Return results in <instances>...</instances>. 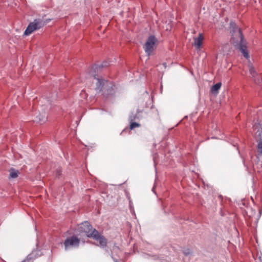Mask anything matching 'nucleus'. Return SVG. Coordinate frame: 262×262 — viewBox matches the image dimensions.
<instances>
[{"label":"nucleus","instance_id":"nucleus-1","mask_svg":"<svg viewBox=\"0 0 262 262\" xmlns=\"http://www.w3.org/2000/svg\"><path fill=\"white\" fill-rule=\"evenodd\" d=\"M230 28L233 32L231 42L235 47H237L246 58H248L249 54L246 49V42L243 38L241 29L236 27L233 23H230Z\"/></svg>","mask_w":262,"mask_h":262},{"label":"nucleus","instance_id":"nucleus-2","mask_svg":"<svg viewBox=\"0 0 262 262\" xmlns=\"http://www.w3.org/2000/svg\"><path fill=\"white\" fill-rule=\"evenodd\" d=\"M94 78L96 80V90L99 92L102 91L104 97H108L115 94L117 87L113 83L95 77Z\"/></svg>","mask_w":262,"mask_h":262},{"label":"nucleus","instance_id":"nucleus-3","mask_svg":"<svg viewBox=\"0 0 262 262\" xmlns=\"http://www.w3.org/2000/svg\"><path fill=\"white\" fill-rule=\"evenodd\" d=\"M46 25V23L42 19H36L33 22L30 23L25 31L24 35H29L35 30L39 29Z\"/></svg>","mask_w":262,"mask_h":262},{"label":"nucleus","instance_id":"nucleus-4","mask_svg":"<svg viewBox=\"0 0 262 262\" xmlns=\"http://www.w3.org/2000/svg\"><path fill=\"white\" fill-rule=\"evenodd\" d=\"M157 42L156 38L151 35L149 36L144 46V49L147 54L149 56L153 51L156 49V43Z\"/></svg>","mask_w":262,"mask_h":262},{"label":"nucleus","instance_id":"nucleus-5","mask_svg":"<svg viewBox=\"0 0 262 262\" xmlns=\"http://www.w3.org/2000/svg\"><path fill=\"white\" fill-rule=\"evenodd\" d=\"M89 238H92L99 243L98 246L102 248L106 247L107 244V239L100 233L97 230L94 229L93 233L91 234Z\"/></svg>","mask_w":262,"mask_h":262},{"label":"nucleus","instance_id":"nucleus-6","mask_svg":"<svg viewBox=\"0 0 262 262\" xmlns=\"http://www.w3.org/2000/svg\"><path fill=\"white\" fill-rule=\"evenodd\" d=\"M79 244L80 239L75 235L67 238L64 242L66 250L72 248H77L78 247Z\"/></svg>","mask_w":262,"mask_h":262},{"label":"nucleus","instance_id":"nucleus-7","mask_svg":"<svg viewBox=\"0 0 262 262\" xmlns=\"http://www.w3.org/2000/svg\"><path fill=\"white\" fill-rule=\"evenodd\" d=\"M94 229H95L93 228L88 222H84L78 226V232L84 233L88 237H90L91 234H92Z\"/></svg>","mask_w":262,"mask_h":262},{"label":"nucleus","instance_id":"nucleus-8","mask_svg":"<svg viewBox=\"0 0 262 262\" xmlns=\"http://www.w3.org/2000/svg\"><path fill=\"white\" fill-rule=\"evenodd\" d=\"M204 37L202 33H200L198 37L194 38L193 45L197 49H200L202 44Z\"/></svg>","mask_w":262,"mask_h":262},{"label":"nucleus","instance_id":"nucleus-9","mask_svg":"<svg viewBox=\"0 0 262 262\" xmlns=\"http://www.w3.org/2000/svg\"><path fill=\"white\" fill-rule=\"evenodd\" d=\"M9 171L10 177L13 179L17 178L20 173L18 170H16L14 168H11Z\"/></svg>","mask_w":262,"mask_h":262},{"label":"nucleus","instance_id":"nucleus-10","mask_svg":"<svg viewBox=\"0 0 262 262\" xmlns=\"http://www.w3.org/2000/svg\"><path fill=\"white\" fill-rule=\"evenodd\" d=\"M221 83L219 82L213 85L211 89V91L212 93H217L221 87Z\"/></svg>","mask_w":262,"mask_h":262},{"label":"nucleus","instance_id":"nucleus-11","mask_svg":"<svg viewBox=\"0 0 262 262\" xmlns=\"http://www.w3.org/2000/svg\"><path fill=\"white\" fill-rule=\"evenodd\" d=\"M249 72H250L251 75L252 76V77H254L256 75V73L254 68H253V67L252 64H249Z\"/></svg>","mask_w":262,"mask_h":262},{"label":"nucleus","instance_id":"nucleus-12","mask_svg":"<svg viewBox=\"0 0 262 262\" xmlns=\"http://www.w3.org/2000/svg\"><path fill=\"white\" fill-rule=\"evenodd\" d=\"M139 126H140L139 123L131 122L130 124V129H133L134 128H135L136 127H139Z\"/></svg>","mask_w":262,"mask_h":262},{"label":"nucleus","instance_id":"nucleus-13","mask_svg":"<svg viewBox=\"0 0 262 262\" xmlns=\"http://www.w3.org/2000/svg\"><path fill=\"white\" fill-rule=\"evenodd\" d=\"M46 119H47V117H46L45 114H43L40 117H39L38 118V119H37L36 120V121H37L38 122H45L46 121Z\"/></svg>","mask_w":262,"mask_h":262},{"label":"nucleus","instance_id":"nucleus-14","mask_svg":"<svg viewBox=\"0 0 262 262\" xmlns=\"http://www.w3.org/2000/svg\"><path fill=\"white\" fill-rule=\"evenodd\" d=\"M192 251L189 249H185L183 250V254L186 256H188L191 254Z\"/></svg>","mask_w":262,"mask_h":262},{"label":"nucleus","instance_id":"nucleus-15","mask_svg":"<svg viewBox=\"0 0 262 262\" xmlns=\"http://www.w3.org/2000/svg\"><path fill=\"white\" fill-rule=\"evenodd\" d=\"M258 151L262 154V142H259L258 144Z\"/></svg>","mask_w":262,"mask_h":262},{"label":"nucleus","instance_id":"nucleus-16","mask_svg":"<svg viewBox=\"0 0 262 262\" xmlns=\"http://www.w3.org/2000/svg\"><path fill=\"white\" fill-rule=\"evenodd\" d=\"M136 115H130L129 116V120L130 122H133L134 120L136 119Z\"/></svg>","mask_w":262,"mask_h":262},{"label":"nucleus","instance_id":"nucleus-17","mask_svg":"<svg viewBox=\"0 0 262 262\" xmlns=\"http://www.w3.org/2000/svg\"><path fill=\"white\" fill-rule=\"evenodd\" d=\"M163 66L166 68V63L165 62L163 63Z\"/></svg>","mask_w":262,"mask_h":262},{"label":"nucleus","instance_id":"nucleus-18","mask_svg":"<svg viewBox=\"0 0 262 262\" xmlns=\"http://www.w3.org/2000/svg\"><path fill=\"white\" fill-rule=\"evenodd\" d=\"M115 261V262H118L117 260H116Z\"/></svg>","mask_w":262,"mask_h":262}]
</instances>
